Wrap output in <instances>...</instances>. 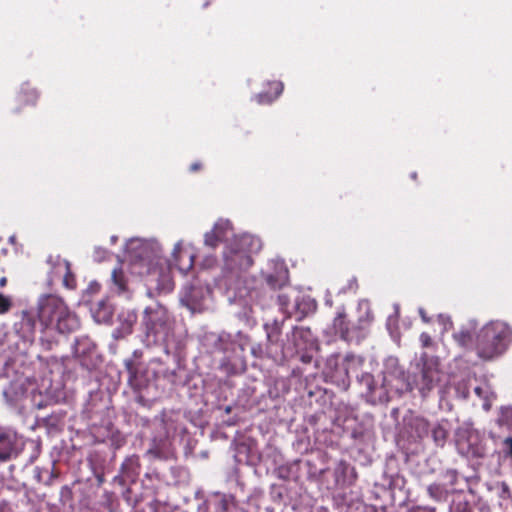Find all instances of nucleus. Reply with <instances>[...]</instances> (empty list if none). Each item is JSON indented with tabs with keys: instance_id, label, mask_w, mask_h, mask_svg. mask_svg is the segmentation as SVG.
I'll use <instances>...</instances> for the list:
<instances>
[{
	"instance_id": "obj_1",
	"label": "nucleus",
	"mask_w": 512,
	"mask_h": 512,
	"mask_svg": "<svg viewBox=\"0 0 512 512\" xmlns=\"http://www.w3.org/2000/svg\"><path fill=\"white\" fill-rule=\"evenodd\" d=\"M511 341V328L502 321H491L477 333L475 349L481 359L492 360L502 355Z\"/></svg>"
},
{
	"instance_id": "obj_2",
	"label": "nucleus",
	"mask_w": 512,
	"mask_h": 512,
	"mask_svg": "<svg viewBox=\"0 0 512 512\" xmlns=\"http://www.w3.org/2000/svg\"><path fill=\"white\" fill-rule=\"evenodd\" d=\"M38 317L44 327L54 326L60 333L73 332L80 326L78 317L55 295H47L40 301Z\"/></svg>"
},
{
	"instance_id": "obj_3",
	"label": "nucleus",
	"mask_w": 512,
	"mask_h": 512,
	"mask_svg": "<svg viewBox=\"0 0 512 512\" xmlns=\"http://www.w3.org/2000/svg\"><path fill=\"white\" fill-rule=\"evenodd\" d=\"M251 241L252 239L248 235L233 237L223 252L225 270L239 274L247 271L253 265L249 249Z\"/></svg>"
},
{
	"instance_id": "obj_4",
	"label": "nucleus",
	"mask_w": 512,
	"mask_h": 512,
	"mask_svg": "<svg viewBox=\"0 0 512 512\" xmlns=\"http://www.w3.org/2000/svg\"><path fill=\"white\" fill-rule=\"evenodd\" d=\"M160 258L148 245H141L134 253L131 267L140 276L158 274Z\"/></svg>"
},
{
	"instance_id": "obj_5",
	"label": "nucleus",
	"mask_w": 512,
	"mask_h": 512,
	"mask_svg": "<svg viewBox=\"0 0 512 512\" xmlns=\"http://www.w3.org/2000/svg\"><path fill=\"white\" fill-rule=\"evenodd\" d=\"M143 323L148 335H166L169 330V316L166 309L161 306L146 308Z\"/></svg>"
},
{
	"instance_id": "obj_6",
	"label": "nucleus",
	"mask_w": 512,
	"mask_h": 512,
	"mask_svg": "<svg viewBox=\"0 0 512 512\" xmlns=\"http://www.w3.org/2000/svg\"><path fill=\"white\" fill-rule=\"evenodd\" d=\"M440 370L436 363L424 361L419 376L415 377V387L426 397L439 383Z\"/></svg>"
},
{
	"instance_id": "obj_7",
	"label": "nucleus",
	"mask_w": 512,
	"mask_h": 512,
	"mask_svg": "<svg viewBox=\"0 0 512 512\" xmlns=\"http://www.w3.org/2000/svg\"><path fill=\"white\" fill-rule=\"evenodd\" d=\"M18 442L19 440L15 432L0 430V461H8L19 454Z\"/></svg>"
},
{
	"instance_id": "obj_8",
	"label": "nucleus",
	"mask_w": 512,
	"mask_h": 512,
	"mask_svg": "<svg viewBox=\"0 0 512 512\" xmlns=\"http://www.w3.org/2000/svg\"><path fill=\"white\" fill-rule=\"evenodd\" d=\"M128 373V384L134 391H141L145 386L141 375L142 362L136 358H129L124 361Z\"/></svg>"
},
{
	"instance_id": "obj_9",
	"label": "nucleus",
	"mask_w": 512,
	"mask_h": 512,
	"mask_svg": "<svg viewBox=\"0 0 512 512\" xmlns=\"http://www.w3.org/2000/svg\"><path fill=\"white\" fill-rule=\"evenodd\" d=\"M141 472V463L138 455H131L124 459L120 467V473L128 479L130 483H135Z\"/></svg>"
},
{
	"instance_id": "obj_10",
	"label": "nucleus",
	"mask_w": 512,
	"mask_h": 512,
	"mask_svg": "<svg viewBox=\"0 0 512 512\" xmlns=\"http://www.w3.org/2000/svg\"><path fill=\"white\" fill-rule=\"evenodd\" d=\"M475 332L476 326L470 322L455 331L453 339L460 347L467 348L472 345Z\"/></svg>"
},
{
	"instance_id": "obj_11",
	"label": "nucleus",
	"mask_w": 512,
	"mask_h": 512,
	"mask_svg": "<svg viewBox=\"0 0 512 512\" xmlns=\"http://www.w3.org/2000/svg\"><path fill=\"white\" fill-rule=\"evenodd\" d=\"M269 90L258 93L255 96V100L258 104H271L275 99H277L281 93L283 92L284 86L280 81H271L268 83Z\"/></svg>"
},
{
	"instance_id": "obj_12",
	"label": "nucleus",
	"mask_w": 512,
	"mask_h": 512,
	"mask_svg": "<svg viewBox=\"0 0 512 512\" xmlns=\"http://www.w3.org/2000/svg\"><path fill=\"white\" fill-rule=\"evenodd\" d=\"M333 330L343 340L350 339V323L347 320L346 313L339 311L333 320Z\"/></svg>"
},
{
	"instance_id": "obj_13",
	"label": "nucleus",
	"mask_w": 512,
	"mask_h": 512,
	"mask_svg": "<svg viewBox=\"0 0 512 512\" xmlns=\"http://www.w3.org/2000/svg\"><path fill=\"white\" fill-rule=\"evenodd\" d=\"M312 340V332L308 327H294L292 330V341L296 349H304Z\"/></svg>"
},
{
	"instance_id": "obj_14",
	"label": "nucleus",
	"mask_w": 512,
	"mask_h": 512,
	"mask_svg": "<svg viewBox=\"0 0 512 512\" xmlns=\"http://www.w3.org/2000/svg\"><path fill=\"white\" fill-rule=\"evenodd\" d=\"M39 98V94L35 88L31 87L28 83L21 86L18 92L17 99L21 105H35Z\"/></svg>"
},
{
	"instance_id": "obj_15",
	"label": "nucleus",
	"mask_w": 512,
	"mask_h": 512,
	"mask_svg": "<svg viewBox=\"0 0 512 512\" xmlns=\"http://www.w3.org/2000/svg\"><path fill=\"white\" fill-rule=\"evenodd\" d=\"M212 231L221 242L227 241L233 236L232 223L227 219H219L215 222Z\"/></svg>"
},
{
	"instance_id": "obj_16",
	"label": "nucleus",
	"mask_w": 512,
	"mask_h": 512,
	"mask_svg": "<svg viewBox=\"0 0 512 512\" xmlns=\"http://www.w3.org/2000/svg\"><path fill=\"white\" fill-rule=\"evenodd\" d=\"M147 454L159 460H167L173 457V452L170 449V445L166 442H154L152 447L147 451Z\"/></svg>"
},
{
	"instance_id": "obj_17",
	"label": "nucleus",
	"mask_w": 512,
	"mask_h": 512,
	"mask_svg": "<svg viewBox=\"0 0 512 512\" xmlns=\"http://www.w3.org/2000/svg\"><path fill=\"white\" fill-rule=\"evenodd\" d=\"M111 280L116 286L118 294H124L128 292L127 278L122 268H115L112 271Z\"/></svg>"
},
{
	"instance_id": "obj_18",
	"label": "nucleus",
	"mask_w": 512,
	"mask_h": 512,
	"mask_svg": "<svg viewBox=\"0 0 512 512\" xmlns=\"http://www.w3.org/2000/svg\"><path fill=\"white\" fill-rule=\"evenodd\" d=\"M175 261L178 263L179 269L187 273L193 267L194 255L186 251H180L178 255H175Z\"/></svg>"
},
{
	"instance_id": "obj_19",
	"label": "nucleus",
	"mask_w": 512,
	"mask_h": 512,
	"mask_svg": "<svg viewBox=\"0 0 512 512\" xmlns=\"http://www.w3.org/2000/svg\"><path fill=\"white\" fill-rule=\"evenodd\" d=\"M417 438L422 439L429 433V423L423 418H415L410 424Z\"/></svg>"
},
{
	"instance_id": "obj_20",
	"label": "nucleus",
	"mask_w": 512,
	"mask_h": 512,
	"mask_svg": "<svg viewBox=\"0 0 512 512\" xmlns=\"http://www.w3.org/2000/svg\"><path fill=\"white\" fill-rule=\"evenodd\" d=\"M499 426L512 427V407H502L497 419Z\"/></svg>"
},
{
	"instance_id": "obj_21",
	"label": "nucleus",
	"mask_w": 512,
	"mask_h": 512,
	"mask_svg": "<svg viewBox=\"0 0 512 512\" xmlns=\"http://www.w3.org/2000/svg\"><path fill=\"white\" fill-rule=\"evenodd\" d=\"M265 282L273 290L280 289L285 284V278L280 274L265 275Z\"/></svg>"
},
{
	"instance_id": "obj_22",
	"label": "nucleus",
	"mask_w": 512,
	"mask_h": 512,
	"mask_svg": "<svg viewBox=\"0 0 512 512\" xmlns=\"http://www.w3.org/2000/svg\"><path fill=\"white\" fill-rule=\"evenodd\" d=\"M432 437L436 445L443 446L448 437V431L438 424L432 429Z\"/></svg>"
},
{
	"instance_id": "obj_23",
	"label": "nucleus",
	"mask_w": 512,
	"mask_h": 512,
	"mask_svg": "<svg viewBox=\"0 0 512 512\" xmlns=\"http://www.w3.org/2000/svg\"><path fill=\"white\" fill-rule=\"evenodd\" d=\"M427 492L429 496L436 501H441L446 495V490L444 486L438 483H433L429 485L427 488Z\"/></svg>"
},
{
	"instance_id": "obj_24",
	"label": "nucleus",
	"mask_w": 512,
	"mask_h": 512,
	"mask_svg": "<svg viewBox=\"0 0 512 512\" xmlns=\"http://www.w3.org/2000/svg\"><path fill=\"white\" fill-rule=\"evenodd\" d=\"M222 243L218 237L215 235V233L211 230L205 233L204 235V244L205 246L215 249L219 246V244Z\"/></svg>"
},
{
	"instance_id": "obj_25",
	"label": "nucleus",
	"mask_w": 512,
	"mask_h": 512,
	"mask_svg": "<svg viewBox=\"0 0 512 512\" xmlns=\"http://www.w3.org/2000/svg\"><path fill=\"white\" fill-rule=\"evenodd\" d=\"M455 391L458 397L466 399L469 396V387L466 380H461L455 385Z\"/></svg>"
},
{
	"instance_id": "obj_26",
	"label": "nucleus",
	"mask_w": 512,
	"mask_h": 512,
	"mask_svg": "<svg viewBox=\"0 0 512 512\" xmlns=\"http://www.w3.org/2000/svg\"><path fill=\"white\" fill-rule=\"evenodd\" d=\"M12 307V301L8 296L0 293V314L7 313Z\"/></svg>"
},
{
	"instance_id": "obj_27",
	"label": "nucleus",
	"mask_w": 512,
	"mask_h": 512,
	"mask_svg": "<svg viewBox=\"0 0 512 512\" xmlns=\"http://www.w3.org/2000/svg\"><path fill=\"white\" fill-rule=\"evenodd\" d=\"M22 326L26 327L29 331L32 332L35 327L34 317L28 314L27 312H24L22 317Z\"/></svg>"
},
{
	"instance_id": "obj_28",
	"label": "nucleus",
	"mask_w": 512,
	"mask_h": 512,
	"mask_svg": "<svg viewBox=\"0 0 512 512\" xmlns=\"http://www.w3.org/2000/svg\"><path fill=\"white\" fill-rule=\"evenodd\" d=\"M419 339H420L422 347H424V348H428V347L432 346V344H433L432 337L427 332H422L420 334Z\"/></svg>"
},
{
	"instance_id": "obj_29",
	"label": "nucleus",
	"mask_w": 512,
	"mask_h": 512,
	"mask_svg": "<svg viewBox=\"0 0 512 512\" xmlns=\"http://www.w3.org/2000/svg\"><path fill=\"white\" fill-rule=\"evenodd\" d=\"M503 445L505 447V454L512 459V437H507Z\"/></svg>"
},
{
	"instance_id": "obj_30",
	"label": "nucleus",
	"mask_w": 512,
	"mask_h": 512,
	"mask_svg": "<svg viewBox=\"0 0 512 512\" xmlns=\"http://www.w3.org/2000/svg\"><path fill=\"white\" fill-rule=\"evenodd\" d=\"M278 302L282 308H286L289 303V298L285 294L278 295Z\"/></svg>"
},
{
	"instance_id": "obj_31",
	"label": "nucleus",
	"mask_w": 512,
	"mask_h": 512,
	"mask_svg": "<svg viewBox=\"0 0 512 512\" xmlns=\"http://www.w3.org/2000/svg\"><path fill=\"white\" fill-rule=\"evenodd\" d=\"M113 481L115 483H118L121 486H124V485H126V482L128 481V479L126 477H124V474L120 473L119 475L114 477Z\"/></svg>"
},
{
	"instance_id": "obj_32",
	"label": "nucleus",
	"mask_w": 512,
	"mask_h": 512,
	"mask_svg": "<svg viewBox=\"0 0 512 512\" xmlns=\"http://www.w3.org/2000/svg\"><path fill=\"white\" fill-rule=\"evenodd\" d=\"M202 168V164L200 162H195L193 164H191L189 170L191 172H198L199 170H201Z\"/></svg>"
},
{
	"instance_id": "obj_33",
	"label": "nucleus",
	"mask_w": 512,
	"mask_h": 512,
	"mask_svg": "<svg viewBox=\"0 0 512 512\" xmlns=\"http://www.w3.org/2000/svg\"><path fill=\"white\" fill-rule=\"evenodd\" d=\"M300 359L303 363L308 364L312 361V356L305 353L301 355Z\"/></svg>"
},
{
	"instance_id": "obj_34",
	"label": "nucleus",
	"mask_w": 512,
	"mask_h": 512,
	"mask_svg": "<svg viewBox=\"0 0 512 512\" xmlns=\"http://www.w3.org/2000/svg\"><path fill=\"white\" fill-rule=\"evenodd\" d=\"M420 316H421L423 322H425V323L430 322V318L427 317V315L425 314L423 309L420 310Z\"/></svg>"
},
{
	"instance_id": "obj_35",
	"label": "nucleus",
	"mask_w": 512,
	"mask_h": 512,
	"mask_svg": "<svg viewBox=\"0 0 512 512\" xmlns=\"http://www.w3.org/2000/svg\"><path fill=\"white\" fill-rule=\"evenodd\" d=\"M8 511H9L8 504L6 502H1L0 503V512H8Z\"/></svg>"
},
{
	"instance_id": "obj_36",
	"label": "nucleus",
	"mask_w": 512,
	"mask_h": 512,
	"mask_svg": "<svg viewBox=\"0 0 512 512\" xmlns=\"http://www.w3.org/2000/svg\"><path fill=\"white\" fill-rule=\"evenodd\" d=\"M413 388L414 387L409 382L405 383V388H404L405 391H412Z\"/></svg>"
},
{
	"instance_id": "obj_37",
	"label": "nucleus",
	"mask_w": 512,
	"mask_h": 512,
	"mask_svg": "<svg viewBox=\"0 0 512 512\" xmlns=\"http://www.w3.org/2000/svg\"><path fill=\"white\" fill-rule=\"evenodd\" d=\"M475 393L478 395V396H481V393H482V388L481 387H476L474 389Z\"/></svg>"
},
{
	"instance_id": "obj_38",
	"label": "nucleus",
	"mask_w": 512,
	"mask_h": 512,
	"mask_svg": "<svg viewBox=\"0 0 512 512\" xmlns=\"http://www.w3.org/2000/svg\"><path fill=\"white\" fill-rule=\"evenodd\" d=\"M97 480H98L99 485H100V484H102V483L104 482V477H103V475H99V476H97Z\"/></svg>"
},
{
	"instance_id": "obj_39",
	"label": "nucleus",
	"mask_w": 512,
	"mask_h": 512,
	"mask_svg": "<svg viewBox=\"0 0 512 512\" xmlns=\"http://www.w3.org/2000/svg\"><path fill=\"white\" fill-rule=\"evenodd\" d=\"M6 283V279L5 278H2L1 281H0V285L1 286H4Z\"/></svg>"
},
{
	"instance_id": "obj_40",
	"label": "nucleus",
	"mask_w": 512,
	"mask_h": 512,
	"mask_svg": "<svg viewBox=\"0 0 512 512\" xmlns=\"http://www.w3.org/2000/svg\"><path fill=\"white\" fill-rule=\"evenodd\" d=\"M99 306H101V307L103 306V307H104V309H105V311L107 310V309H106V307L104 306V304H103L102 302H99Z\"/></svg>"
},
{
	"instance_id": "obj_41",
	"label": "nucleus",
	"mask_w": 512,
	"mask_h": 512,
	"mask_svg": "<svg viewBox=\"0 0 512 512\" xmlns=\"http://www.w3.org/2000/svg\"><path fill=\"white\" fill-rule=\"evenodd\" d=\"M231 411L230 407L226 408V412L229 413Z\"/></svg>"
}]
</instances>
